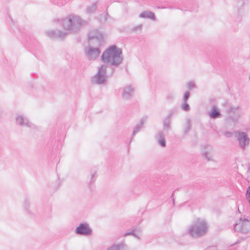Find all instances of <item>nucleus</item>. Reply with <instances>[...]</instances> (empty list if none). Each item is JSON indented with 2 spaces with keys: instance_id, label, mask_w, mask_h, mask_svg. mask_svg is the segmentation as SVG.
<instances>
[{
  "instance_id": "obj_1",
  "label": "nucleus",
  "mask_w": 250,
  "mask_h": 250,
  "mask_svg": "<svg viewBox=\"0 0 250 250\" xmlns=\"http://www.w3.org/2000/svg\"><path fill=\"white\" fill-rule=\"evenodd\" d=\"M122 51L115 45L108 47L101 56L102 61L108 66H118L123 62Z\"/></svg>"
},
{
  "instance_id": "obj_2",
  "label": "nucleus",
  "mask_w": 250,
  "mask_h": 250,
  "mask_svg": "<svg viewBox=\"0 0 250 250\" xmlns=\"http://www.w3.org/2000/svg\"><path fill=\"white\" fill-rule=\"evenodd\" d=\"M115 71V67L103 64L98 68L97 73L91 79V82L92 84H105L107 79L112 77Z\"/></svg>"
},
{
  "instance_id": "obj_3",
  "label": "nucleus",
  "mask_w": 250,
  "mask_h": 250,
  "mask_svg": "<svg viewBox=\"0 0 250 250\" xmlns=\"http://www.w3.org/2000/svg\"><path fill=\"white\" fill-rule=\"evenodd\" d=\"M62 23L64 29L76 33L82 25V21L79 16L70 15L62 20Z\"/></svg>"
},
{
  "instance_id": "obj_4",
  "label": "nucleus",
  "mask_w": 250,
  "mask_h": 250,
  "mask_svg": "<svg viewBox=\"0 0 250 250\" xmlns=\"http://www.w3.org/2000/svg\"><path fill=\"white\" fill-rule=\"evenodd\" d=\"M208 229L207 223L204 219H198L189 229V233L193 237L198 238L205 234Z\"/></svg>"
},
{
  "instance_id": "obj_5",
  "label": "nucleus",
  "mask_w": 250,
  "mask_h": 250,
  "mask_svg": "<svg viewBox=\"0 0 250 250\" xmlns=\"http://www.w3.org/2000/svg\"><path fill=\"white\" fill-rule=\"evenodd\" d=\"M234 230L235 231H238L246 235L245 236L240 237L243 240L249 237L250 236V221L246 218H241L239 222L235 224Z\"/></svg>"
},
{
  "instance_id": "obj_6",
  "label": "nucleus",
  "mask_w": 250,
  "mask_h": 250,
  "mask_svg": "<svg viewBox=\"0 0 250 250\" xmlns=\"http://www.w3.org/2000/svg\"><path fill=\"white\" fill-rule=\"evenodd\" d=\"M103 42V33L97 29L91 31L89 33L88 42L90 45L99 46Z\"/></svg>"
},
{
  "instance_id": "obj_7",
  "label": "nucleus",
  "mask_w": 250,
  "mask_h": 250,
  "mask_svg": "<svg viewBox=\"0 0 250 250\" xmlns=\"http://www.w3.org/2000/svg\"><path fill=\"white\" fill-rule=\"evenodd\" d=\"M235 137L237 138L241 148L245 149L250 144V139L247 134L243 131H234Z\"/></svg>"
},
{
  "instance_id": "obj_8",
  "label": "nucleus",
  "mask_w": 250,
  "mask_h": 250,
  "mask_svg": "<svg viewBox=\"0 0 250 250\" xmlns=\"http://www.w3.org/2000/svg\"><path fill=\"white\" fill-rule=\"evenodd\" d=\"M92 229L86 223H82L76 228L75 233L76 234L89 236L92 234Z\"/></svg>"
},
{
  "instance_id": "obj_9",
  "label": "nucleus",
  "mask_w": 250,
  "mask_h": 250,
  "mask_svg": "<svg viewBox=\"0 0 250 250\" xmlns=\"http://www.w3.org/2000/svg\"><path fill=\"white\" fill-rule=\"evenodd\" d=\"M135 89L132 85H126L122 88V98L125 101H128L134 96Z\"/></svg>"
},
{
  "instance_id": "obj_10",
  "label": "nucleus",
  "mask_w": 250,
  "mask_h": 250,
  "mask_svg": "<svg viewBox=\"0 0 250 250\" xmlns=\"http://www.w3.org/2000/svg\"><path fill=\"white\" fill-rule=\"evenodd\" d=\"M47 35L52 39H64L67 35V33L61 30H48L46 32Z\"/></svg>"
},
{
  "instance_id": "obj_11",
  "label": "nucleus",
  "mask_w": 250,
  "mask_h": 250,
  "mask_svg": "<svg viewBox=\"0 0 250 250\" xmlns=\"http://www.w3.org/2000/svg\"><path fill=\"white\" fill-rule=\"evenodd\" d=\"M16 124L22 127L33 128L34 125L30 123L27 118L22 115H18L16 118Z\"/></svg>"
},
{
  "instance_id": "obj_12",
  "label": "nucleus",
  "mask_w": 250,
  "mask_h": 250,
  "mask_svg": "<svg viewBox=\"0 0 250 250\" xmlns=\"http://www.w3.org/2000/svg\"><path fill=\"white\" fill-rule=\"evenodd\" d=\"M100 50L97 48H94L89 46L87 51H86V54L89 60L95 59L100 54Z\"/></svg>"
},
{
  "instance_id": "obj_13",
  "label": "nucleus",
  "mask_w": 250,
  "mask_h": 250,
  "mask_svg": "<svg viewBox=\"0 0 250 250\" xmlns=\"http://www.w3.org/2000/svg\"><path fill=\"white\" fill-rule=\"evenodd\" d=\"M174 113V111L170 110L168 115L163 120V128L165 130H168L171 128V118Z\"/></svg>"
},
{
  "instance_id": "obj_14",
  "label": "nucleus",
  "mask_w": 250,
  "mask_h": 250,
  "mask_svg": "<svg viewBox=\"0 0 250 250\" xmlns=\"http://www.w3.org/2000/svg\"><path fill=\"white\" fill-rule=\"evenodd\" d=\"M147 120V117H143L140 121V123L138 124L134 127L132 133V137L135 136L143 127L144 123Z\"/></svg>"
},
{
  "instance_id": "obj_15",
  "label": "nucleus",
  "mask_w": 250,
  "mask_h": 250,
  "mask_svg": "<svg viewBox=\"0 0 250 250\" xmlns=\"http://www.w3.org/2000/svg\"><path fill=\"white\" fill-rule=\"evenodd\" d=\"M157 138L158 139V143L159 145L161 146L165 147L166 146V142L163 131H160L158 132L157 134Z\"/></svg>"
},
{
  "instance_id": "obj_16",
  "label": "nucleus",
  "mask_w": 250,
  "mask_h": 250,
  "mask_svg": "<svg viewBox=\"0 0 250 250\" xmlns=\"http://www.w3.org/2000/svg\"><path fill=\"white\" fill-rule=\"evenodd\" d=\"M107 250H127V246L124 243H120L117 244H114Z\"/></svg>"
},
{
  "instance_id": "obj_17",
  "label": "nucleus",
  "mask_w": 250,
  "mask_h": 250,
  "mask_svg": "<svg viewBox=\"0 0 250 250\" xmlns=\"http://www.w3.org/2000/svg\"><path fill=\"white\" fill-rule=\"evenodd\" d=\"M139 17L142 18H148L153 21L156 19L155 14L153 12L149 11H145L139 15Z\"/></svg>"
},
{
  "instance_id": "obj_18",
  "label": "nucleus",
  "mask_w": 250,
  "mask_h": 250,
  "mask_svg": "<svg viewBox=\"0 0 250 250\" xmlns=\"http://www.w3.org/2000/svg\"><path fill=\"white\" fill-rule=\"evenodd\" d=\"M209 116L211 119H216L221 117V114L220 111L213 106L212 107L211 110L209 113Z\"/></svg>"
},
{
  "instance_id": "obj_19",
  "label": "nucleus",
  "mask_w": 250,
  "mask_h": 250,
  "mask_svg": "<svg viewBox=\"0 0 250 250\" xmlns=\"http://www.w3.org/2000/svg\"><path fill=\"white\" fill-rule=\"evenodd\" d=\"M138 233H141V231L139 229L135 228L133 229H132L131 231L127 232L125 233L123 236H127L128 235H132L134 236L135 238H136L137 239L140 240V237L139 236V235Z\"/></svg>"
},
{
  "instance_id": "obj_20",
  "label": "nucleus",
  "mask_w": 250,
  "mask_h": 250,
  "mask_svg": "<svg viewBox=\"0 0 250 250\" xmlns=\"http://www.w3.org/2000/svg\"><path fill=\"white\" fill-rule=\"evenodd\" d=\"M205 148L208 150L203 152V155L209 161L212 159V155L210 153V151H212V146L209 145H207Z\"/></svg>"
},
{
  "instance_id": "obj_21",
  "label": "nucleus",
  "mask_w": 250,
  "mask_h": 250,
  "mask_svg": "<svg viewBox=\"0 0 250 250\" xmlns=\"http://www.w3.org/2000/svg\"><path fill=\"white\" fill-rule=\"evenodd\" d=\"M30 200L27 198H24L23 201V207L25 211L28 214H31V211L30 210Z\"/></svg>"
},
{
  "instance_id": "obj_22",
  "label": "nucleus",
  "mask_w": 250,
  "mask_h": 250,
  "mask_svg": "<svg viewBox=\"0 0 250 250\" xmlns=\"http://www.w3.org/2000/svg\"><path fill=\"white\" fill-rule=\"evenodd\" d=\"M191 125L190 123V120L189 119H188L186 120V125L185 126L183 130V133L184 134H186L188 133L191 129Z\"/></svg>"
},
{
  "instance_id": "obj_23",
  "label": "nucleus",
  "mask_w": 250,
  "mask_h": 250,
  "mask_svg": "<svg viewBox=\"0 0 250 250\" xmlns=\"http://www.w3.org/2000/svg\"><path fill=\"white\" fill-rule=\"evenodd\" d=\"M96 179V172H94L91 175L90 180L88 183L89 188H92V185Z\"/></svg>"
},
{
  "instance_id": "obj_24",
  "label": "nucleus",
  "mask_w": 250,
  "mask_h": 250,
  "mask_svg": "<svg viewBox=\"0 0 250 250\" xmlns=\"http://www.w3.org/2000/svg\"><path fill=\"white\" fill-rule=\"evenodd\" d=\"M97 6V2L93 3L92 5L88 6L87 9V11L88 13H92L94 12L96 9Z\"/></svg>"
},
{
  "instance_id": "obj_25",
  "label": "nucleus",
  "mask_w": 250,
  "mask_h": 250,
  "mask_svg": "<svg viewBox=\"0 0 250 250\" xmlns=\"http://www.w3.org/2000/svg\"><path fill=\"white\" fill-rule=\"evenodd\" d=\"M238 106H230L229 108L226 110V112L228 114L235 113L236 111L238 110Z\"/></svg>"
},
{
  "instance_id": "obj_26",
  "label": "nucleus",
  "mask_w": 250,
  "mask_h": 250,
  "mask_svg": "<svg viewBox=\"0 0 250 250\" xmlns=\"http://www.w3.org/2000/svg\"><path fill=\"white\" fill-rule=\"evenodd\" d=\"M245 3V0H238L236 6L238 8V11H239L240 8L242 7Z\"/></svg>"
},
{
  "instance_id": "obj_27",
  "label": "nucleus",
  "mask_w": 250,
  "mask_h": 250,
  "mask_svg": "<svg viewBox=\"0 0 250 250\" xmlns=\"http://www.w3.org/2000/svg\"><path fill=\"white\" fill-rule=\"evenodd\" d=\"M187 87L189 89H191L196 87V84L193 81H190L187 83Z\"/></svg>"
},
{
  "instance_id": "obj_28",
  "label": "nucleus",
  "mask_w": 250,
  "mask_h": 250,
  "mask_svg": "<svg viewBox=\"0 0 250 250\" xmlns=\"http://www.w3.org/2000/svg\"><path fill=\"white\" fill-rule=\"evenodd\" d=\"M182 109L184 111H187L189 110V105L187 102H184L182 105Z\"/></svg>"
},
{
  "instance_id": "obj_29",
  "label": "nucleus",
  "mask_w": 250,
  "mask_h": 250,
  "mask_svg": "<svg viewBox=\"0 0 250 250\" xmlns=\"http://www.w3.org/2000/svg\"><path fill=\"white\" fill-rule=\"evenodd\" d=\"M190 96V93L188 91H187L185 93L184 97L183 99V102H187Z\"/></svg>"
},
{
  "instance_id": "obj_30",
  "label": "nucleus",
  "mask_w": 250,
  "mask_h": 250,
  "mask_svg": "<svg viewBox=\"0 0 250 250\" xmlns=\"http://www.w3.org/2000/svg\"><path fill=\"white\" fill-rule=\"evenodd\" d=\"M224 135L227 138H230L231 137L233 134L235 135L234 132H231L230 131H224L223 132Z\"/></svg>"
},
{
  "instance_id": "obj_31",
  "label": "nucleus",
  "mask_w": 250,
  "mask_h": 250,
  "mask_svg": "<svg viewBox=\"0 0 250 250\" xmlns=\"http://www.w3.org/2000/svg\"><path fill=\"white\" fill-rule=\"evenodd\" d=\"M142 24H140V25H137L134 27H133L132 29V30L133 31V32H137L138 30H139V31H141L142 30Z\"/></svg>"
},
{
  "instance_id": "obj_32",
  "label": "nucleus",
  "mask_w": 250,
  "mask_h": 250,
  "mask_svg": "<svg viewBox=\"0 0 250 250\" xmlns=\"http://www.w3.org/2000/svg\"><path fill=\"white\" fill-rule=\"evenodd\" d=\"M174 99V95L173 93H169L167 96V99L168 101H171Z\"/></svg>"
},
{
  "instance_id": "obj_33",
  "label": "nucleus",
  "mask_w": 250,
  "mask_h": 250,
  "mask_svg": "<svg viewBox=\"0 0 250 250\" xmlns=\"http://www.w3.org/2000/svg\"><path fill=\"white\" fill-rule=\"evenodd\" d=\"M229 103L228 101H225L223 103H222V105L224 107H227L229 105Z\"/></svg>"
},
{
  "instance_id": "obj_34",
  "label": "nucleus",
  "mask_w": 250,
  "mask_h": 250,
  "mask_svg": "<svg viewBox=\"0 0 250 250\" xmlns=\"http://www.w3.org/2000/svg\"><path fill=\"white\" fill-rule=\"evenodd\" d=\"M104 21H105L107 19V16H108V13L106 12L104 15Z\"/></svg>"
},
{
  "instance_id": "obj_35",
  "label": "nucleus",
  "mask_w": 250,
  "mask_h": 250,
  "mask_svg": "<svg viewBox=\"0 0 250 250\" xmlns=\"http://www.w3.org/2000/svg\"><path fill=\"white\" fill-rule=\"evenodd\" d=\"M247 194H250V186H249L246 191Z\"/></svg>"
},
{
  "instance_id": "obj_36",
  "label": "nucleus",
  "mask_w": 250,
  "mask_h": 250,
  "mask_svg": "<svg viewBox=\"0 0 250 250\" xmlns=\"http://www.w3.org/2000/svg\"><path fill=\"white\" fill-rule=\"evenodd\" d=\"M246 197H247V198L248 200L249 203H250V194H246Z\"/></svg>"
},
{
  "instance_id": "obj_37",
  "label": "nucleus",
  "mask_w": 250,
  "mask_h": 250,
  "mask_svg": "<svg viewBox=\"0 0 250 250\" xmlns=\"http://www.w3.org/2000/svg\"><path fill=\"white\" fill-rule=\"evenodd\" d=\"M55 3L58 4V5H63L64 4V3L62 2V3H61V2H59L58 1H57L56 2H55Z\"/></svg>"
},
{
  "instance_id": "obj_38",
  "label": "nucleus",
  "mask_w": 250,
  "mask_h": 250,
  "mask_svg": "<svg viewBox=\"0 0 250 250\" xmlns=\"http://www.w3.org/2000/svg\"><path fill=\"white\" fill-rule=\"evenodd\" d=\"M2 111L0 109V120L2 118Z\"/></svg>"
},
{
  "instance_id": "obj_39",
  "label": "nucleus",
  "mask_w": 250,
  "mask_h": 250,
  "mask_svg": "<svg viewBox=\"0 0 250 250\" xmlns=\"http://www.w3.org/2000/svg\"><path fill=\"white\" fill-rule=\"evenodd\" d=\"M208 250H217V249H216L214 247H212V248H210Z\"/></svg>"
},
{
  "instance_id": "obj_40",
  "label": "nucleus",
  "mask_w": 250,
  "mask_h": 250,
  "mask_svg": "<svg viewBox=\"0 0 250 250\" xmlns=\"http://www.w3.org/2000/svg\"><path fill=\"white\" fill-rule=\"evenodd\" d=\"M173 204L174 203V199H173Z\"/></svg>"
}]
</instances>
